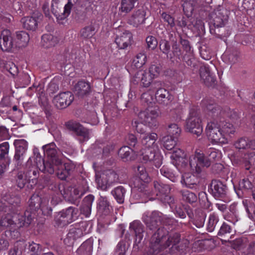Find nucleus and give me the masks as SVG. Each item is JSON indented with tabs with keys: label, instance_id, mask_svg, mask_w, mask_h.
Wrapping results in <instances>:
<instances>
[{
	"label": "nucleus",
	"instance_id": "nucleus-34",
	"mask_svg": "<svg viewBox=\"0 0 255 255\" xmlns=\"http://www.w3.org/2000/svg\"><path fill=\"white\" fill-rule=\"evenodd\" d=\"M97 208L98 213L103 215H109L112 210V207L106 196H100L99 198Z\"/></svg>",
	"mask_w": 255,
	"mask_h": 255
},
{
	"label": "nucleus",
	"instance_id": "nucleus-18",
	"mask_svg": "<svg viewBox=\"0 0 255 255\" xmlns=\"http://www.w3.org/2000/svg\"><path fill=\"white\" fill-rule=\"evenodd\" d=\"M200 75L206 86L214 87L216 85L217 83L216 77L211 72L209 65H205L200 68Z\"/></svg>",
	"mask_w": 255,
	"mask_h": 255
},
{
	"label": "nucleus",
	"instance_id": "nucleus-56",
	"mask_svg": "<svg viewBox=\"0 0 255 255\" xmlns=\"http://www.w3.org/2000/svg\"><path fill=\"white\" fill-rule=\"evenodd\" d=\"M219 221V217L217 214L215 213L210 214L207 224L206 229L207 231L209 232H213Z\"/></svg>",
	"mask_w": 255,
	"mask_h": 255
},
{
	"label": "nucleus",
	"instance_id": "nucleus-46",
	"mask_svg": "<svg viewBox=\"0 0 255 255\" xmlns=\"http://www.w3.org/2000/svg\"><path fill=\"white\" fill-rule=\"evenodd\" d=\"M44 202L41 198L38 195L34 194L28 201L29 207L31 211H29L32 215L31 212L39 210L40 207Z\"/></svg>",
	"mask_w": 255,
	"mask_h": 255
},
{
	"label": "nucleus",
	"instance_id": "nucleus-19",
	"mask_svg": "<svg viewBox=\"0 0 255 255\" xmlns=\"http://www.w3.org/2000/svg\"><path fill=\"white\" fill-rule=\"evenodd\" d=\"M74 100V95L69 91L62 92L54 98L56 106L59 109H64L69 106Z\"/></svg>",
	"mask_w": 255,
	"mask_h": 255
},
{
	"label": "nucleus",
	"instance_id": "nucleus-12",
	"mask_svg": "<svg viewBox=\"0 0 255 255\" xmlns=\"http://www.w3.org/2000/svg\"><path fill=\"white\" fill-rule=\"evenodd\" d=\"M40 165L31 161V158H28L24 165L23 172L26 177L34 185L38 183L39 176Z\"/></svg>",
	"mask_w": 255,
	"mask_h": 255
},
{
	"label": "nucleus",
	"instance_id": "nucleus-49",
	"mask_svg": "<svg viewBox=\"0 0 255 255\" xmlns=\"http://www.w3.org/2000/svg\"><path fill=\"white\" fill-rule=\"evenodd\" d=\"M141 143L144 146V148L153 147L155 141L157 139V134L156 133H146L142 135Z\"/></svg>",
	"mask_w": 255,
	"mask_h": 255
},
{
	"label": "nucleus",
	"instance_id": "nucleus-60",
	"mask_svg": "<svg viewBox=\"0 0 255 255\" xmlns=\"http://www.w3.org/2000/svg\"><path fill=\"white\" fill-rule=\"evenodd\" d=\"M177 139L178 138H174L170 135L164 136L162 139L163 146L168 150L173 149L176 144Z\"/></svg>",
	"mask_w": 255,
	"mask_h": 255
},
{
	"label": "nucleus",
	"instance_id": "nucleus-14",
	"mask_svg": "<svg viewBox=\"0 0 255 255\" xmlns=\"http://www.w3.org/2000/svg\"><path fill=\"white\" fill-rule=\"evenodd\" d=\"M210 192L217 199L225 198L228 192V187L226 184L219 180H212L209 186Z\"/></svg>",
	"mask_w": 255,
	"mask_h": 255
},
{
	"label": "nucleus",
	"instance_id": "nucleus-28",
	"mask_svg": "<svg viewBox=\"0 0 255 255\" xmlns=\"http://www.w3.org/2000/svg\"><path fill=\"white\" fill-rule=\"evenodd\" d=\"M146 12L143 8L137 9L133 11L129 19L131 24L137 27L144 22L146 19Z\"/></svg>",
	"mask_w": 255,
	"mask_h": 255
},
{
	"label": "nucleus",
	"instance_id": "nucleus-7",
	"mask_svg": "<svg viewBox=\"0 0 255 255\" xmlns=\"http://www.w3.org/2000/svg\"><path fill=\"white\" fill-rule=\"evenodd\" d=\"M95 177L98 186L103 190H107L118 179V175L112 169L104 170L99 177L96 174Z\"/></svg>",
	"mask_w": 255,
	"mask_h": 255
},
{
	"label": "nucleus",
	"instance_id": "nucleus-29",
	"mask_svg": "<svg viewBox=\"0 0 255 255\" xmlns=\"http://www.w3.org/2000/svg\"><path fill=\"white\" fill-rule=\"evenodd\" d=\"M137 150L131 149L128 146H124L118 151V155L124 161L133 160L137 156Z\"/></svg>",
	"mask_w": 255,
	"mask_h": 255
},
{
	"label": "nucleus",
	"instance_id": "nucleus-47",
	"mask_svg": "<svg viewBox=\"0 0 255 255\" xmlns=\"http://www.w3.org/2000/svg\"><path fill=\"white\" fill-rule=\"evenodd\" d=\"M154 77H152L151 75L147 71H144L142 74V77L141 79V82L144 87H148L151 86V87L153 89L157 88V86H160L161 83L160 81H155L152 82Z\"/></svg>",
	"mask_w": 255,
	"mask_h": 255
},
{
	"label": "nucleus",
	"instance_id": "nucleus-15",
	"mask_svg": "<svg viewBox=\"0 0 255 255\" xmlns=\"http://www.w3.org/2000/svg\"><path fill=\"white\" fill-rule=\"evenodd\" d=\"M161 212L154 211L149 215L144 213L142 216V221L145 224L147 229L155 231L157 230L161 224L160 217Z\"/></svg>",
	"mask_w": 255,
	"mask_h": 255
},
{
	"label": "nucleus",
	"instance_id": "nucleus-42",
	"mask_svg": "<svg viewBox=\"0 0 255 255\" xmlns=\"http://www.w3.org/2000/svg\"><path fill=\"white\" fill-rule=\"evenodd\" d=\"M138 4V0H121L119 11L121 13H128Z\"/></svg>",
	"mask_w": 255,
	"mask_h": 255
},
{
	"label": "nucleus",
	"instance_id": "nucleus-41",
	"mask_svg": "<svg viewBox=\"0 0 255 255\" xmlns=\"http://www.w3.org/2000/svg\"><path fill=\"white\" fill-rule=\"evenodd\" d=\"M60 212L70 223L76 220L78 217L79 209L76 207L70 206Z\"/></svg>",
	"mask_w": 255,
	"mask_h": 255
},
{
	"label": "nucleus",
	"instance_id": "nucleus-58",
	"mask_svg": "<svg viewBox=\"0 0 255 255\" xmlns=\"http://www.w3.org/2000/svg\"><path fill=\"white\" fill-rule=\"evenodd\" d=\"M205 154L209 160H210L209 161L211 164L214 162L219 161L221 157V152L214 148H210L207 149L206 151Z\"/></svg>",
	"mask_w": 255,
	"mask_h": 255
},
{
	"label": "nucleus",
	"instance_id": "nucleus-33",
	"mask_svg": "<svg viewBox=\"0 0 255 255\" xmlns=\"http://www.w3.org/2000/svg\"><path fill=\"white\" fill-rule=\"evenodd\" d=\"M73 91L76 95L82 98L91 91L90 84L84 80H80L75 85Z\"/></svg>",
	"mask_w": 255,
	"mask_h": 255
},
{
	"label": "nucleus",
	"instance_id": "nucleus-9",
	"mask_svg": "<svg viewBox=\"0 0 255 255\" xmlns=\"http://www.w3.org/2000/svg\"><path fill=\"white\" fill-rule=\"evenodd\" d=\"M153 185L154 189L151 192L145 191V193L148 195L150 200L154 199L156 197L159 200L165 195L169 194L171 189L170 185L164 184L160 181H154Z\"/></svg>",
	"mask_w": 255,
	"mask_h": 255
},
{
	"label": "nucleus",
	"instance_id": "nucleus-26",
	"mask_svg": "<svg viewBox=\"0 0 255 255\" xmlns=\"http://www.w3.org/2000/svg\"><path fill=\"white\" fill-rule=\"evenodd\" d=\"M95 197L92 194H89L83 199L80 207V213L85 217H89L91 214L92 206Z\"/></svg>",
	"mask_w": 255,
	"mask_h": 255
},
{
	"label": "nucleus",
	"instance_id": "nucleus-37",
	"mask_svg": "<svg viewBox=\"0 0 255 255\" xmlns=\"http://www.w3.org/2000/svg\"><path fill=\"white\" fill-rule=\"evenodd\" d=\"M201 106L204 112H226L221 109L220 106L216 103L214 100L208 98L203 99L201 103Z\"/></svg>",
	"mask_w": 255,
	"mask_h": 255
},
{
	"label": "nucleus",
	"instance_id": "nucleus-35",
	"mask_svg": "<svg viewBox=\"0 0 255 255\" xmlns=\"http://www.w3.org/2000/svg\"><path fill=\"white\" fill-rule=\"evenodd\" d=\"M138 116L141 123L147 125L149 127H154L157 125V113H138Z\"/></svg>",
	"mask_w": 255,
	"mask_h": 255
},
{
	"label": "nucleus",
	"instance_id": "nucleus-8",
	"mask_svg": "<svg viewBox=\"0 0 255 255\" xmlns=\"http://www.w3.org/2000/svg\"><path fill=\"white\" fill-rule=\"evenodd\" d=\"M201 123L199 113H189V117L186 120V129L189 132L199 136L203 132Z\"/></svg>",
	"mask_w": 255,
	"mask_h": 255
},
{
	"label": "nucleus",
	"instance_id": "nucleus-36",
	"mask_svg": "<svg viewBox=\"0 0 255 255\" xmlns=\"http://www.w3.org/2000/svg\"><path fill=\"white\" fill-rule=\"evenodd\" d=\"M116 146V143L114 141L102 142L97 144L95 148L97 152L102 153L103 157H107L111 151H113Z\"/></svg>",
	"mask_w": 255,
	"mask_h": 255
},
{
	"label": "nucleus",
	"instance_id": "nucleus-22",
	"mask_svg": "<svg viewBox=\"0 0 255 255\" xmlns=\"http://www.w3.org/2000/svg\"><path fill=\"white\" fill-rule=\"evenodd\" d=\"M74 169V166L70 163L62 164L61 160V165L57 167L56 173L57 177L61 180H65L73 172Z\"/></svg>",
	"mask_w": 255,
	"mask_h": 255
},
{
	"label": "nucleus",
	"instance_id": "nucleus-17",
	"mask_svg": "<svg viewBox=\"0 0 255 255\" xmlns=\"http://www.w3.org/2000/svg\"><path fill=\"white\" fill-rule=\"evenodd\" d=\"M87 227L88 225L85 222L71 226L67 234L68 238L75 240L82 237L89 233V230H87Z\"/></svg>",
	"mask_w": 255,
	"mask_h": 255
},
{
	"label": "nucleus",
	"instance_id": "nucleus-30",
	"mask_svg": "<svg viewBox=\"0 0 255 255\" xmlns=\"http://www.w3.org/2000/svg\"><path fill=\"white\" fill-rule=\"evenodd\" d=\"M132 34L128 31H125L120 36H117L115 42L119 49H126L131 44Z\"/></svg>",
	"mask_w": 255,
	"mask_h": 255
},
{
	"label": "nucleus",
	"instance_id": "nucleus-10",
	"mask_svg": "<svg viewBox=\"0 0 255 255\" xmlns=\"http://www.w3.org/2000/svg\"><path fill=\"white\" fill-rule=\"evenodd\" d=\"M139 159L145 163L153 162L156 167H159L161 163L160 157L156 153L153 147L142 148L140 150Z\"/></svg>",
	"mask_w": 255,
	"mask_h": 255
},
{
	"label": "nucleus",
	"instance_id": "nucleus-52",
	"mask_svg": "<svg viewBox=\"0 0 255 255\" xmlns=\"http://www.w3.org/2000/svg\"><path fill=\"white\" fill-rule=\"evenodd\" d=\"M21 22L25 29L28 30H35L37 27V21L33 16H26L21 19Z\"/></svg>",
	"mask_w": 255,
	"mask_h": 255
},
{
	"label": "nucleus",
	"instance_id": "nucleus-11",
	"mask_svg": "<svg viewBox=\"0 0 255 255\" xmlns=\"http://www.w3.org/2000/svg\"><path fill=\"white\" fill-rule=\"evenodd\" d=\"M185 209L186 213L191 220L193 225L198 228H201L204 226L207 216L205 211L201 209H196L193 212L189 206L186 207Z\"/></svg>",
	"mask_w": 255,
	"mask_h": 255
},
{
	"label": "nucleus",
	"instance_id": "nucleus-23",
	"mask_svg": "<svg viewBox=\"0 0 255 255\" xmlns=\"http://www.w3.org/2000/svg\"><path fill=\"white\" fill-rule=\"evenodd\" d=\"M233 227L226 222H224L220 226L217 233V237L222 241L230 242L233 235Z\"/></svg>",
	"mask_w": 255,
	"mask_h": 255
},
{
	"label": "nucleus",
	"instance_id": "nucleus-54",
	"mask_svg": "<svg viewBox=\"0 0 255 255\" xmlns=\"http://www.w3.org/2000/svg\"><path fill=\"white\" fill-rule=\"evenodd\" d=\"M14 145L15 147V153L25 154L28 147V143L25 139H16L14 141Z\"/></svg>",
	"mask_w": 255,
	"mask_h": 255
},
{
	"label": "nucleus",
	"instance_id": "nucleus-39",
	"mask_svg": "<svg viewBox=\"0 0 255 255\" xmlns=\"http://www.w3.org/2000/svg\"><path fill=\"white\" fill-rule=\"evenodd\" d=\"M60 165L61 163L57 165L55 161L52 160L47 159L46 161L44 160L41 164L39 165V170L44 173L52 174L56 171L57 167L59 166Z\"/></svg>",
	"mask_w": 255,
	"mask_h": 255
},
{
	"label": "nucleus",
	"instance_id": "nucleus-21",
	"mask_svg": "<svg viewBox=\"0 0 255 255\" xmlns=\"http://www.w3.org/2000/svg\"><path fill=\"white\" fill-rule=\"evenodd\" d=\"M43 152L47 159L55 161L57 165L61 163V159L59 157L58 148L54 143H51L43 146Z\"/></svg>",
	"mask_w": 255,
	"mask_h": 255
},
{
	"label": "nucleus",
	"instance_id": "nucleus-45",
	"mask_svg": "<svg viewBox=\"0 0 255 255\" xmlns=\"http://www.w3.org/2000/svg\"><path fill=\"white\" fill-rule=\"evenodd\" d=\"M58 42V38L50 34H43L41 37V43L45 48L55 46Z\"/></svg>",
	"mask_w": 255,
	"mask_h": 255
},
{
	"label": "nucleus",
	"instance_id": "nucleus-55",
	"mask_svg": "<svg viewBox=\"0 0 255 255\" xmlns=\"http://www.w3.org/2000/svg\"><path fill=\"white\" fill-rule=\"evenodd\" d=\"M9 148L8 142H4L0 144V161L4 160L5 164L7 165H9L10 163V160L8 157Z\"/></svg>",
	"mask_w": 255,
	"mask_h": 255
},
{
	"label": "nucleus",
	"instance_id": "nucleus-31",
	"mask_svg": "<svg viewBox=\"0 0 255 255\" xmlns=\"http://www.w3.org/2000/svg\"><path fill=\"white\" fill-rule=\"evenodd\" d=\"M63 0H52L51 6L52 13L56 17L57 21L61 23H62V22H60V21L65 20L68 16L63 15V11H62Z\"/></svg>",
	"mask_w": 255,
	"mask_h": 255
},
{
	"label": "nucleus",
	"instance_id": "nucleus-38",
	"mask_svg": "<svg viewBox=\"0 0 255 255\" xmlns=\"http://www.w3.org/2000/svg\"><path fill=\"white\" fill-rule=\"evenodd\" d=\"M239 52L237 49L228 48L222 56L223 61L227 63L234 64L238 59Z\"/></svg>",
	"mask_w": 255,
	"mask_h": 255
},
{
	"label": "nucleus",
	"instance_id": "nucleus-50",
	"mask_svg": "<svg viewBox=\"0 0 255 255\" xmlns=\"http://www.w3.org/2000/svg\"><path fill=\"white\" fill-rule=\"evenodd\" d=\"M94 239L90 238L84 242L78 249L79 253L83 255H91L93 251Z\"/></svg>",
	"mask_w": 255,
	"mask_h": 255
},
{
	"label": "nucleus",
	"instance_id": "nucleus-5",
	"mask_svg": "<svg viewBox=\"0 0 255 255\" xmlns=\"http://www.w3.org/2000/svg\"><path fill=\"white\" fill-rule=\"evenodd\" d=\"M209 160L206 154L196 151L189 158L191 171L197 175H201L204 168H208L211 165Z\"/></svg>",
	"mask_w": 255,
	"mask_h": 255
},
{
	"label": "nucleus",
	"instance_id": "nucleus-44",
	"mask_svg": "<svg viewBox=\"0 0 255 255\" xmlns=\"http://www.w3.org/2000/svg\"><path fill=\"white\" fill-rule=\"evenodd\" d=\"M97 30L98 27L96 24L92 22L90 25L81 29L80 36L84 39H90L96 34Z\"/></svg>",
	"mask_w": 255,
	"mask_h": 255
},
{
	"label": "nucleus",
	"instance_id": "nucleus-59",
	"mask_svg": "<svg viewBox=\"0 0 255 255\" xmlns=\"http://www.w3.org/2000/svg\"><path fill=\"white\" fill-rule=\"evenodd\" d=\"M15 180L17 187L20 189L24 188L27 183L31 182L22 171H19L17 172L15 177Z\"/></svg>",
	"mask_w": 255,
	"mask_h": 255
},
{
	"label": "nucleus",
	"instance_id": "nucleus-25",
	"mask_svg": "<svg viewBox=\"0 0 255 255\" xmlns=\"http://www.w3.org/2000/svg\"><path fill=\"white\" fill-rule=\"evenodd\" d=\"M180 240L181 236L178 232H173L169 233L168 232V235L166 238L167 248L172 245V247H175V248H176L179 252H180V251L183 252V251L187 247V246L186 245V243H184V245H182L181 248L180 249V246H177V244L180 243Z\"/></svg>",
	"mask_w": 255,
	"mask_h": 255
},
{
	"label": "nucleus",
	"instance_id": "nucleus-16",
	"mask_svg": "<svg viewBox=\"0 0 255 255\" xmlns=\"http://www.w3.org/2000/svg\"><path fill=\"white\" fill-rule=\"evenodd\" d=\"M0 46L3 51H11L17 44L13 41L11 32L8 29L3 30L0 34Z\"/></svg>",
	"mask_w": 255,
	"mask_h": 255
},
{
	"label": "nucleus",
	"instance_id": "nucleus-4",
	"mask_svg": "<svg viewBox=\"0 0 255 255\" xmlns=\"http://www.w3.org/2000/svg\"><path fill=\"white\" fill-rule=\"evenodd\" d=\"M168 231L163 227L158 228L149 239V250L143 255H157L167 248L166 238Z\"/></svg>",
	"mask_w": 255,
	"mask_h": 255
},
{
	"label": "nucleus",
	"instance_id": "nucleus-1",
	"mask_svg": "<svg viewBox=\"0 0 255 255\" xmlns=\"http://www.w3.org/2000/svg\"><path fill=\"white\" fill-rule=\"evenodd\" d=\"M20 204V199L18 196L5 193L2 195L0 201V212L6 213V215L2 217L0 220V230L5 228L8 229L12 227H28L31 223L33 217L28 211L23 213L19 214L13 216L10 214L15 213Z\"/></svg>",
	"mask_w": 255,
	"mask_h": 255
},
{
	"label": "nucleus",
	"instance_id": "nucleus-43",
	"mask_svg": "<svg viewBox=\"0 0 255 255\" xmlns=\"http://www.w3.org/2000/svg\"><path fill=\"white\" fill-rule=\"evenodd\" d=\"M182 51L179 44L175 41L172 46L171 52L169 54L168 58L172 62L176 61L179 63L181 61Z\"/></svg>",
	"mask_w": 255,
	"mask_h": 255
},
{
	"label": "nucleus",
	"instance_id": "nucleus-53",
	"mask_svg": "<svg viewBox=\"0 0 255 255\" xmlns=\"http://www.w3.org/2000/svg\"><path fill=\"white\" fill-rule=\"evenodd\" d=\"M17 47L25 46L29 40V35L27 32L24 31H19L16 32Z\"/></svg>",
	"mask_w": 255,
	"mask_h": 255
},
{
	"label": "nucleus",
	"instance_id": "nucleus-57",
	"mask_svg": "<svg viewBox=\"0 0 255 255\" xmlns=\"http://www.w3.org/2000/svg\"><path fill=\"white\" fill-rule=\"evenodd\" d=\"M161 224L164 226H170L173 228H176L179 226L178 220L172 217L164 215L161 213L160 217Z\"/></svg>",
	"mask_w": 255,
	"mask_h": 255
},
{
	"label": "nucleus",
	"instance_id": "nucleus-13",
	"mask_svg": "<svg viewBox=\"0 0 255 255\" xmlns=\"http://www.w3.org/2000/svg\"><path fill=\"white\" fill-rule=\"evenodd\" d=\"M89 187L85 181H82L81 184L74 187H69L66 189L68 193L67 197L69 198V200L73 204H76L77 201L79 200L81 197L88 190Z\"/></svg>",
	"mask_w": 255,
	"mask_h": 255
},
{
	"label": "nucleus",
	"instance_id": "nucleus-63",
	"mask_svg": "<svg viewBox=\"0 0 255 255\" xmlns=\"http://www.w3.org/2000/svg\"><path fill=\"white\" fill-rule=\"evenodd\" d=\"M167 135L178 138L180 135L181 129L176 124H171L168 126L166 128Z\"/></svg>",
	"mask_w": 255,
	"mask_h": 255
},
{
	"label": "nucleus",
	"instance_id": "nucleus-2",
	"mask_svg": "<svg viewBox=\"0 0 255 255\" xmlns=\"http://www.w3.org/2000/svg\"><path fill=\"white\" fill-rule=\"evenodd\" d=\"M207 114L210 117L205 128V132L212 143L226 144L228 143V137L234 134L236 131L234 126L231 123L224 122L221 113L215 115V113Z\"/></svg>",
	"mask_w": 255,
	"mask_h": 255
},
{
	"label": "nucleus",
	"instance_id": "nucleus-51",
	"mask_svg": "<svg viewBox=\"0 0 255 255\" xmlns=\"http://www.w3.org/2000/svg\"><path fill=\"white\" fill-rule=\"evenodd\" d=\"M198 3L196 0H182V6L185 13L191 15L193 11L197 7Z\"/></svg>",
	"mask_w": 255,
	"mask_h": 255
},
{
	"label": "nucleus",
	"instance_id": "nucleus-40",
	"mask_svg": "<svg viewBox=\"0 0 255 255\" xmlns=\"http://www.w3.org/2000/svg\"><path fill=\"white\" fill-rule=\"evenodd\" d=\"M179 194L183 202L191 205L195 203L198 199L197 196L195 193L186 189L180 190Z\"/></svg>",
	"mask_w": 255,
	"mask_h": 255
},
{
	"label": "nucleus",
	"instance_id": "nucleus-48",
	"mask_svg": "<svg viewBox=\"0 0 255 255\" xmlns=\"http://www.w3.org/2000/svg\"><path fill=\"white\" fill-rule=\"evenodd\" d=\"M126 192L127 190L125 187L119 186L111 191V194L118 203L123 204L125 201Z\"/></svg>",
	"mask_w": 255,
	"mask_h": 255
},
{
	"label": "nucleus",
	"instance_id": "nucleus-6",
	"mask_svg": "<svg viewBox=\"0 0 255 255\" xmlns=\"http://www.w3.org/2000/svg\"><path fill=\"white\" fill-rule=\"evenodd\" d=\"M67 130L74 133L79 138L80 142L83 143L90 138V130L85 128L79 123L70 120L65 123Z\"/></svg>",
	"mask_w": 255,
	"mask_h": 255
},
{
	"label": "nucleus",
	"instance_id": "nucleus-62",
	"mask_svg": "<svg viewBox=\"0 0 255 255\" xmlns=\"http://www.w3.org/2000/svg\"><path fill=\"white\" fill-rule=\"evenodd\" d=\"M161 17L164 22L167 23V24H165L166 29L169 28L172 30L174 28V26H176L175 18L169 13L162 12L161 14Z\"/></svg>",
	"mask_w": 255,
	"mask_h": 255
},
{
	"label": "nucleus",
	"instance_id": "nucleus-61",
	"mask_svg": "<svg viewBox=\"0 0 255 255\" xmlns=\"http://www.w3.org/2000/svg\"><path fill=\"white\" fill-rule=\"evenodd\" d=\"M49 189L54 191L58 194H61L64 198H67L68 193L63 184L52 182L49 186Z\"/></svg>",
	"mask_w": 255,
	"mask_h": 255
},
{
	"label": "nucleus",
	"instance_id": "nucleus-20",
	"mask_svg": "<svg viewBox=\"0 0 255 255\" xmlns=\"http://www.w3.org/2000/svg\"><path fill=\"white\" fill-rule=\"evenodd\" d=\"M129 230L132 232L135 237V245L138 246L140 244L143 237L144 227L139 220H134L129 224Z\"/></svg>",
	"mask_w": 255,
	"mask_h": 255
},
{
	"label": "nucleus",
	"instance_id": "nucleus-64",
	"mask_svg": "<svg viewBox=\"0 0 255 255\" xmlns=\"http://www.w3.org/2000/svg\"><path fill=\"white\" fill-rule=\"evenodd\" d=\"M160 173L162 175L169 179L173 182H175L177 180L178 176L174 173L171 169L166 166H163L160 169Z\"/></svg>",
	"mask_w": 255,
	"mask_h": 255
},
{
	"label": "nucleus",
	"instance_id": "nucleus-27",
	"mask_svg": "<svg viewBox=\"0 0 255 255\" xmlns=\"http://www.w3.org/2000/svg\"><path fill=\"white\" fill-rule=\"evenodd\" d=\"M200 175L194 173L193 174L186 173L182 175L181 183L183 185L184 184L186 187L193 189L199 183L198 177Z\"/></svg>",
	"mask_w": 255,
	"mask_h": 255
},
{
	"label": "nucleus",
	"instance_id": "nucleus-32",
	"mask_svg": "<svg viewBox=\"0 0 255 255\" xmlns=\"http://www.w3.org/2000/svg\"><path fill=\"white\" fill-rule=\"evenodd\" d=\"M155 97L157 101L163 105L169 104L173 99L169 92L164 88H159L155 94Z\"/></svg>",
	"mask_w": 255,
	"mask_h": 255
},
{
	"label": "nucleus",
	"instance_id": "nucleus-24",
	"mask_svg": "<svg viewBox=\"0 0 255 255\" xmlns=\"http://www.w3.org/2000/svg\"><path fill=\"white\" fill-rule=\"evenodd\" d=\"M154 91L149 90L143 93L141 96V100L146 107L145 112H156L158 108L154 107L155 103L153 102Z\"/></svg>",
	"mask_w": 255,
	"mask_h": 255
},
{
	"label": "nucleus",
	"instance_id": "nucleus-3",
	"mask_svg": "<svg viewBox=\"0 0 255 255\" xmlns=\"http://www.w3.org/2000/svg\"><path fill=\"white\" fill-rule=\"evenodd\" d=\"M168 231L163 227L158 228L149 239V250L143 255H157L167 248L166 238Z\"/></svg>",
	"mask_w": 255,
	"mask_h": 255
}]
</instances>
